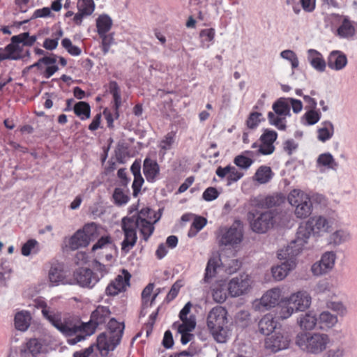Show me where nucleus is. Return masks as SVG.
Instances as JSON below:
<instances>
[{"label":"nucleus","instance_id":"1","mask_svg":"<svg viewBox=\"0 0 357 357\" xmlns=\"http://www.w3.org/2000/svg\"><path fill=\"white\" fill-rule=\"evenodd\" d=\"M35 305L41 310L43 317L62 335L69 337L68 343L75 345L94 333L89 323H84L73 315L63 314L61 311L49 305L43 300H36Z\"/></svg>","mask_w":357,"mask_h":357},{"label":"nucleus","instance_id":"2","mask_svg":"<svg viewBox=\"0 0 357 357\" xmlns=\"http://www.w3.org/2000/svg\"><path fill=\"white\" fill-rule=\"evenodd\" d=\"M331 343L329 335L321 331H301L295 337V344L302 351L311 355L321 354Z\"/></svg>","mask_w":357,"mask_h":357},{"label":"nucleus","instance_id":"3","mask_svg":"<svg viewBox=\"0 0 357 357\" xmlns=\"http://www.w3.org/2000/svg\"><path fill=\"white\" fill-rule=\"evenodd\" d=\"M36 40V36H29L24 32L11 38V42L3 49H0V62L3 60H20L29 56V50H24L25 46H31Z\"/></svg>","mask_w":357,"mask_h":357},{"label":"nucleus","instance_id":"4","mask_svg":"<svg viewBox=\"0 0 357 357\" xmlns=\"http://www.w3.org/2000/svg\"><path fill=\"white\" fill-rule=\"evenodd\" d=\"M227 311L225 307L217 305L213 307L207 317V326L218 342H225L227 336Z\"/></svg>","mask_w":357,"mask_h":357},{"label":"nucleus","instance_id":"5","mask_svg":"<svg viewBox=\"0 0 357 357\" xmlns=\"http://www.w3.org/2000/svg\"><path fill=\"white\" fill-rule=\"evenodd\" d=\"M298 255V250L292 248V246H287L278 251V257L280 260H284V262L271 268L272 275L275 280H284L289 272L296 268Z\"/></svg>","mask_w":357,"mask_h":357},{"label":"nucleus","instance_id":"6","mask_svg":"<svg viewBox=\"0 0 357 357\" xmlns=\"http://www.w3.org/2000/svg\"><path fill=\"white\" fill-rule=\"evenodd\" d=\"M289 204L294 208V213L298 219H305L312 213L313 206L308 194L299 189L292 190L287 197Z\"/></svg>","mask_w":357,"mask_h":357},{"label":"nucleus","instance_id":"7","mask_svg":"<svg viewBox=\"0 0 357 357\" xmlns=\"http://www.w3.org/2000/svg\"><path fill=\"white\" fill-rule=\"evenodd\" d=\"M273 112H269L267 117L271 125L280 130L287 128L286 117L291 116L289 98H280L272 105Z\"/></svg>","mask_w":357,"mask_h":357},{"label":"nucleus","instance_id":"8","mask_svg":"<svg viewBox=\"0 0 357 357\" xmlns=\"http://www.w3.org/2000/svg\"><path fill=\"white\" fill-rule=\"evenodd\" d=\"M121 228L124 234V239L121 242V251L127 254L137 243V229H139V223L132 215L127 216L122 219Z\"/></svg>","mask_w":357,"mask_h":357},{"label":"nucleus","instance_id":"9","mask_svg":"<svg viewBox=\"0 0 357 357\" xmlns=\"http://www.w3.org/2000/svg\"><path fill=\"white\" fill-rule=\"evenodd\" d=\"M98 236L96 225L93 222L85 225L82 229H78L69 239L68 246L75 250L86 247L91 241Z\"/></svg>","mask_w":357,"mask_h":357},{"label":"nucleus","instance_id":"10","mask_svg":"<svg viewBox=\"0 0 357 357\" xmlns=\"http://www.w3.org/2000/svg\"><path fill=\"white\" fill-rule=\"evenodd\" d=\"M243 234L239 224H234L230 227H221L218 233V241L220 245L235 247L243 240Z\"/></svg>","mask_w":357,"mask_h":357},{"label":"nucleus","instance_id":"11","mask_svg":"<svg viewBox=\"0 0 357 357\" xmlns=\"http://www.w3.org/2000/svg\"><path fill=\"white\" fill-rule=\"evenodd\" d=\"M252 280L248 274H241L232 278L227 284V290L231 297H238L247 294L252 289Z\"/></svg>","mask_w":357,"mask_h":357},{"label":"nucleus","instance_id":"12","mask_svg":"<svg viewBox=\"0 0 357 357\" xmlns=\"http://www.w3.org/2000/svg\"><path fill=\"white\" fill-rule=\"evenodd\" d=\"M281 289L278 287L266 291L260 299H256L252 303V307L256 311L268 310L275 307L280 302Z\"/></svg>","mask_w":357,"mask_h":357},{"label":"nucleus","instance_id":"13","mask_svg":"<svg viewBox=\"0 0 357 357\" xmlns=\"http://www.w3.org/2000/svg\"><path fill=\"white\" fill-rule=\"evenodd\" d=\"M308 220L312 227L313 236L317 237L330 233L335 222V218L328 215H314Z\"/></svg>","mask_w":357,"mask_h":357},{"label":"nucleus","instance_id":"14","mask_svg":"<svg viewBox=\"0 0 357 357\" xmlns=\"http://www.w3.org/2000/svg\"><path fill=\"white\" fill-rule=\"evenodd\" d=\"M277 215L278 213L275 210L261 213L250 222L252 231L261 234L266 232L276 222Z\"/></svg>","mask_w":357,"mask_h":357},{"label":"nucleus","instance_id":"15","mask_svg":"<svg viewBox=\"0 0 357 357\" xmlns=\"http://www.w3.org/2000/svg\"><path fill=\"white\" fill-rule=\"evenodd\" d=\"M336 258V254L333 251L324 252L321 259L312 265V274L315 276H320L329 273L335 266Z\"/></svg>","mask_w":357,"mask_h":357},{"label":"nucleus","instance_id":"16","mask_svg":"<svg viewBox=\"0 0 357 357\" xmlns=\"http://www.w3.org/2000/svg\"><path fill=\"white\" fill-rule=\"evenodd\" d=\"M100 280V277L90 268H79L73 273V282L82 287L92 288Z\"/></svg>","mask_w":357,"mask_h":357},{"label":"nucleus","instance_id":"17","mask_svg":"<svg viewBox=\"0 0 357 357\" xmlns=\"http://www.w3.org/2000/svg\"><path fill=\"white\" fill-rule=\"evenodd\" d=\"M151 209L145 208H142L138 213L132 215L137 219V222L139 223L140 233L143 235L145 241L149 239L154 231L153 223L151 222Z\"/></svg>","mask_w":357,"mask_h":357},{"label":"nucleus","instance_id":"18","mask_svg":"<svg viewBox=\"0 0 357 357\" xmlns=\"http://www.w3.org/2000/svg\"><path fill=\"white\" fill-rule=\"evenodd\" d=\"M313 235L312 227L309 223V220L301 224L297 230L296 238L290 243L287 246H292L296 250H298V255L301 252L303 247L308 242L311 235Z\"/></svg>","mask_w":357,"mask_h":357},{"label":"nucleus","instance_id":"19","mask_svg":"<svg viewBox=\"0 0 357 357\" xmlns=\"http://www.w3.org/2000/svg\"><path fill=\"white\" fill-rule=\"evenodd\" d=\"M290 343L289 337L280 333H275L268 337L265 340V347L272 352H278L286 349Z\"/></svg>","mask_w":357,"mask_h":357},{"label":"nucleus","instance_id":"20","mask_svg":"<svg viewBox=\"0 0 357 357\" xmlns=\"http://www.w3.org/2000/svg\"><path fill=\"white\" fill-rule=\"evenodd\" d=\"M312 298L306 291H298L290 295L287 303L294 307L297 312L304 311L311 305Z\"/></svg>","mask_w":357,"mask_h":357},{"label":"nucleus","instance_id":"21","mask_svg":"<svg viewBox=\"0 0 357 357\" xmlns=\"http://www.w3.org/2000/svg\"><path fill=\"white\" fill-rule=\"evenodd\" d=\"M120 342L119 336H112L107 333H102L97 338V347L101 354L105 356L109 351H113Z\"/></svg>","mask_w":357,"mask_h":357},{"label":"nucleus","instance_id":"22","mask_svg":"<svg viewBox=\"0 0 357 357\" xmlns=\"http://www.w3.org/2000/svg\"><path fill=\"white\" fill-rule=\"evenodd\" d=\"M278 133L275 130L266 129L260 137L261 144L257 153L261 155H270L275 151L273 145L274 142L277 139Z\"/></svg>","mask_w":357,"mask_h":357},{"label":"nucleus","instance_id":"23","mask_svg":"<svg viewBox=\"0 0 357 357\" xmlns=\"http://www.w3.org/2000/svg\"><path fill=\"white\" fill-rule=\"evenodd\" d=\"M124 275H118L114 280L112 281L105 289V293L108 296H116L119 293L125 291L127 286L129 285L130 275L128 272L123 270Z\"/></svg>","mask_w":357,"mask_h":357},{"label":"nucleus","instance_id":"24","mask_svg":"<svg viewBox=\"0 0 357 357\" xmlns=\"http://www.w3.org/2000/svg\"><path fill=\"white\" fill-rule=\"evenodd\" d=\"M348 59L344 53L340 50H333L330 52L327 58V65L333 70L340 71L347 65Z\"/></svg>","mask_w":357,"mask_h":357},{"label":"nucleus","instance_id":"25","mask_svg":"<svg viewBox=\"0 0 357 357\" xmlns=\"http://www.w3.org/2000/svg\"><path fill=\"white\" fill-rule=\"evenodd\" d=\"M215 174L220 178L226 177L228 185L237 182L243 176V172L238 171L236 167L230 165L225 167H218L216 169Z\"/></svg>","mask_w":357,"mask_h":357},{"label":"nucleus","instance_id":"26","mask_svg":"<svg viewBox=\"0 0 357 357\" xmlns=\"http://www.w3.org/2000/svg\"><path fill=\"white\" fill-rule=\"evenodd\" d=\"M111 312L108 307L106 306H98L92 312L91 315L90 321L88 322L89 324V328H96L101 324H103L106 321L109 319Z\"/></svg>","mask_w":357,"mask_h":357},{"label":"nucleus","instance_id":"27","mask_svg":"<svg viewBox=\"0 0 357 357\" xmlns=\"http://www.w3.org/2000/svg\"><path fill=\"white\" fill-rule=\"evenodd\" d=\"M317 327L322 331H328L333 328L338 323L337 315L333 314L328 310L321 312L317 317Z\"/></svg>","mask_w":357,"mask_h":357},{"label":"nucleus","instance_id":"28","mask_svg":"<svg viewBox=\"0 0 357 357\" xmlns=\"http://www.w3.org/2000/svg\"><path fill=\"white\" fill-rule=\"evenodd\" d=\"M316 166L321 172L325 169L336 171L338 168V163L331 153L326 152L321 153L317 157Z\"/></svg>","mask_w":357,"mask_h":357},{"label":"nucleus","instance_id":"29","mask_svg":"<svg viewBox=\"0 0 357 357\" xmlns=\"http://www.w3.org/2000/svg\"><path fill=\"white\" fill-rule=\"evenodd\" d=\"M351 234L349 229L340 228L332 232L328 238V243L333 246H339L349 241Z\"/></svg>","mask_w":357,"mask_h":357},{"label":"nucleus","instance_id":"30","mask_svg":"<svg viewBox=\"0 0 357 357\" xmlns=\"http://www.w3.org/2000/svg\"><path fill=\"white\" fill-rule=\"evenodd\" d=\"M130 171L134 176V181L132 182V195L137 197L141 190V188L144 183V180L141 174V163L135 160L130 167Z\"/></svg>","mask_w":357,"mask_h":357},{"label":"nucleus","instance_id":"31","mask_svg":"<svg viewBox=\"0 0 357 357\" xmlns=\"http://www.w3.org/2000/svg\"><path fill=\"white\" fill-rule=\"evenodd\" d=\"M143 172L146 181L153 183L156 180L159 174V165L155 160L146 158L144 160Z\"/></svg>","mask_w":357,"mask_h":357},{"label":"nucleus","instance_id":"32","mask_svg":"<svg viewBox=\"0 0 357 357\" xmlns=\"http://www.w3.org/2000/svg\"><path fill=\"white\" fill-rule=\"evenodd\" d=\"M307 54V61L314 70L320 73L326 70V63L319 52L314 49H310Z\"/></svg>","mask_w":357,"mask_h":357},{"label":"nucleus","instance_id":"33","mask_svg":"<svg viewBox=\"0 0 357 357\" xmlns=\"http://www.w3.org/2000/svg\"><path fill=\"white\" fill-rule=\"evenodd\" d=\"M317 139L321 142L325 143L333 137L335 133L334 125L329 120L324 121L317 128Z\"/></svg>","mask_w":357,"mask_h":357},{"label":"nucleus","instance_id":"34","mask_svg":"<svg viewBox=\"0 0 357 357\" xmlns=\"http://www.w3.org/2000/svg\"><path fill=\"white\" fill-rule=\"evenodd\" d=\"M32 319L30 312L27 310L17 312L14 317V326L16 330L25 332L30 326Z\"/></svg>","mask_w":357,"mask_h":357},{"label":"nucleus","instance_id":"35","mask_svg":"<svg viewBox=\"0 0 357 357\" xmlns=\"http://www.w3.org/2000/svg\"><path fill=\"white\" fill-rule=\"evenodd\" d=\"M297 323L301 329L305 331L314 330L318 325L317 317L313 312H307L299 316Z\"/></svg>","mask_w":357,"mask_h":357},{"label":"nucleus","instance_id":"36","mask_svg":"<svg viewBox=\"0 0 357 357\" xmlns=\"http://www.w3.org/2000/svg\"><path fill=\"white\" fill-rule=\"evenodd\" d=\"M220 259L218 256L211 257L206 264L203 282L208 283L216 276L217 268L220 266Z\"/></svg>","mask_w":357,"mask_h":357},{"label":"nucleus","instance_id":"37","mask_svg":"<svg viewBox=\"0 0 357 357\" xmlns=\"http://www.w3.org/2000/svg\"><path fill=\"white\" fill-rule=\"evenodd\" d=\"M356 33L353 22L347 17H344L342 24L337 29V35L342 38H351Z\"/></svg>","mask_w":357,"mask_h":357},{"label":"nucleus","instance_id":"38","mask_svg":"<svg viewBox=\"0 0 357 357\" xmlns=\"http://www.w3.org/2000/svg\"><path fill=\"white\" fill-rule=\"evenodd\" d=\"M227 286L224 282H218L212 287V297L217 303H223L227 298Z\"/></svg>","mask_w":357,"mask_h":357},{"label":"nucleus","instance_id":"39","mask_svg":"<svg viewBox=\"0 0 357 357\" xmlns=\"http://www.w3.org/2000/svg\"><path fill=\"white\" fill-rule=\"evenodd\" d=\"M196 326V321L190 320L188 323L181 324L178 326V331L181 334V342L183 344H188L192 337L190 332L192 331Z\"/></svg>","mask_w":357,"mask_h":357},{"label":"nucleus","instance_id":"40","mask_svg":"<svg viewBox=\"0 0 357 357\" xmlns=\"http://www.w3.org/2000/svg\"><path fill=\"white\" fill-rule=\"evenodd\" d=\"M275 328L276 323L270 314L263 317L259 322V331L263 335H268Z\"/></svg>","mask_w":357,"mask_h":357},{"label":"nucleus","instance_id":"41","mask_svg":"<svg viewBox=\"0 0 357 357\" xmlns=\"http://www.w3.org/2000/svg\"><path fill=\"white\" fill-rule=\"evenodd\" d=\"M272 176L271 167L262 165L257 169L253 178L259 184H265L271 181Z\"/></svg>","mask_w":357,"mask_h":357},{"label":"nucleus","instance_id":"42","mask_svg":"<svg viewBox=\"0 0 357 357\" xmlns=\"http://www.w3.org/2000/svg\"><path fill=\"white\" fill-rule=\"evenodd\" d=\"M49 279L54 285H57L59 283H68L67 281L64 280V272L59 266H53L50 268L49 271Z\"/></svg>","mask_w":357,"mask_h":357},{"label":"nucleus","instance_id":"43","mask_svg":"<svg viewBox=\"0 0 357 357\" xmlns=\"http://www.w3.org/2000/svg\"><path fill=\"white\" fill-rule=\"evenodd\" d=\"M123 330V323L119 322L115 319L112 318L107 324V331L106 333L112 335V336H119V339L121 340Z\"/></svg>","mask_w":357,"mask_h":357},{"label":"nucleus","instance_id":"44","mask_svg":"<svg viewBox=\"0 0 357 357\" xmlns=\"http://www.w3.org/2000/svg\"><path fill=\"white\" fill-rule=\"evenodd\" d=\"M112 25V19L107 15H103L99 16V17L96 20V26L98 29V33L100 35H104L108 32Z\"/></svg>","mask_w":357,"mask_h":357},{"label":"nucleus","instance_id":"45","mask_svg":"<svg viewBox=\"0 0 357 357\" xmlns=\"http://www.w3.org/2000/svg\"><path fill=\"white\" fill-rule=\"evenodd\" d=\"M109 90L110 93L113 96L114 104L115 107V114L116 116H119L118 109L121 105V97L120 94V89L118 84L115 81H112L109 84Z\"/></svg>","mask_w":357,"mask_h":357},{"label":"nucleus","instance_id":"46","mask_svg":"<svg viewBox=\"0 0 357 357\" xmlns=\"http://www.w3.org/2000/svg\"><path fill=\"white\" fill-rule=\"evenodd\" d=\"M75 114L82 120L88 119L90 117L91 107L86 102H79L76 103L73 108Z\"/></svg>","mask_w":357,"mask_h":357},{"label":"nucleus","instance_id":"47","mask_svg":"<svg viewBox=\"0 0 357 357\" xmlns=\"http://www.w3.org/2000/svg\"><path fill=\"white\" fill-rule=\"evenodd\" d=\"M175 141V132H169L164 136V137L162 139L159 144V147L160 150L162 151L163 154H165L167 151L170 150L172 148Z\"/></svg>","mask_w":357,"mask_h":357},{"label":"nucleus","instance_id":"48","mask_svg":"<svg viewBox=\"0 0 357 357\" xmlns=\"http://www.w3.org/2000/svg\"><path fill=\"white\" fill-rule=\"evenodd\" d=\"M321 113L314 109H309L302 116V121L305 125L312 126L316 124L321 119Z\"/></svg>","mask_w":357,"mask_h":357},{"label":"nucleus","instance_id":"49","mask_svg":"<svg viewBox=\"0 0 357 357\" xmlns=\"http://www.w3.org/2000/svg\"><path fill=\"white\" fill-rule=\"evenodd\" d=\"M110 248L117 250L116 245L114 244L112 238L109 236H102L98 241L93 245L92 251L95 252L99 249Z\"/></svg>","mask_w":357,"mask_h":357},{"label":"nucleus","instance_id":"50","mask_svg":"<svg viewBox=\"0 0 357 357\" xmlns=\"http://www.w3.org/2000/svg\"><path fill=\"white\" fill-rule=\"evenodd\" d=\"M39 251V243L35 239L28 240L22 247L21 252L23 256L28 257L31 254H36Z\"/></svg>","mask_w":357,"mask_h":357},{"label":"nucleus","instance_id":"51","mask_svg":"<svg viewBox=\"0 0 357 357\" xmlns=\"http://www.w3.org/2000/svg\"><path fill=\"white\" fill-rule=\"evenodd\" d=\"M215 35V29L213 28L203 29L200 31L199 36L202 38V46L204 48H209L214 40Z\"/></svg>","mask_w":357,"mask_h":357},{"label":"nucleus","instance_id":"52","mask_svg":"<svg viewBox=\"0 0 357 357\" xmlns=\"http://www.w3.org/2000/svg\"><path fill=\"white\" fill-rule=\"evenodd\" d=\"M326 307L340 317H344L348 313L347 307L342 301H328Z\"/></svg>","mask_w":357,"mask_h":357},{"label":"nucleus","instance_id":"53","mask_svg":"<svg viewBox=\"0 0 357 357\" xmlns=\"http://www.w3.org/2000/svg\"><path fill=\"white\" fill-rule=\"evenodd\" d=\"M264 121L262 114L258 112H251L245 122L246 126L248 129H256L260 123Z\"/></svg>","mask_w":357,"mask_h":357},{"label":"nucleus","instance_id":"54","mask_svg":"<svg viewBox=\"0 0 357 357\" xmlns=\"http://www.w3.org/2000/svg\"><path fill=\"white\" fill-rule=\"evenodd\" d=\"M77 6L79 12L89 16L94 11L95 3L93 0H78Z\"/></svg>","mask_w":357,"mask_h":357},{"label":"nucleus","instance_id":"55","mask_svg":"<svg viewBox=\"0 0 357 357\" xmlns=\"http://www.w3.org/2000/svg\"><path fill=\"white\" fill-rule=\"evenodd\" d=\"M254 162V160L245 155L241 154L234 158V163L241 169H248Z\"/></svg>","mask_w":357,"mask_h":357},{"label":"nucleus","instance_id":"56","mask_svg":"<svg viewBox=\"0 0 357 357\" xmlns=\"http://www.w3.org/2000/svg\"><path fill=\"white\" fill-rule=\"evenodd\" d=\"M114 203L118 206L126 204L129 201V197L119 188H115L113 193Z\"/></svg>","mask_w":357,"mask_h":357},{"label":"nucleus","instance_id":"57","mask_svg":"<svg viewBox=\"0 0 357 357\" xmlns=\"http://www.w3.org/2000/svg\"><path fill=\"white\" fill-rule=\"evenodd\" d=\"M280 56L289 61L291 63V68H296L299 65L298 59L294 52L290 50H286L280 52Z\"/></svg>","mask_w":357,"mask_h":357},{"label":"nucleus","instance_id":"58","mask_svg":"<svg viewBox=\"0 0 357 357\" xmlns=\"http://www.w3.org/2000/svg\"><path fill=\"white\" fill-rule=\"evenodd\" d=\"M61 45L73 56H79L82 52L81 49L77 46L73 45L69 38H63L61 41Z\"/></svg>","mask_w":357,"mask_h":357},{"label":"nucleus","instance_id":"59","mask_svg":"<svg viewBox=\"0 0 357 357\" xmlns=\"http://www.w3.org/2000/svg\"><path fill=\"white\" fill-rule=\"evenodd\" d=\"M346 354V347L342 344H340L328 349L325 354V357H344Z\"/></svg>","mask_w":357,"mask_h":357},{"label":"nucleus","instance_id":"60","mask_svg":"<svg viewBox=\"0 0 357 357\" xmlns=\"http://www.w3.org/2000/svg\"><path fill=\"white\" fill-rule=\"evenodd\" d=\"M160 289H158L156 290V292H155L153 294L151 298H142V310L140 312L141 316L144 317L146 314V313H147L146 309L149 307H151L153 305L156 297L160 294Z\"/></svg>","mask_w":357,"mask_h":357},{"label":"nucleus","instance_id":"61","mask_svg":"<svg viewBox=\"0 0 357 357\" xmlns=\"http://www.w3.org/2000/svg\"><path fill=\"white\" fill-rule=\"evenodd\" d=\"M192 307V304L190 302H188L184 307L182 308L179 313V317L180 319L182 321V324H185L190 321V320L195 321V316L190 315L189 317H188V314L190 312V309Z\"/></svg>","mask_w":357,"mask_h":357},{"label":"nucleus","instance_id":"62","mask_svg":"<svg viewBox=\"0 0 357 357\" xmlns=\"http://www.w3.org/2000/svg\"><path fill=\"white\" fill-rule=\"evenodd\" d=\"M100 37L102 38V50L104 54H106L109 52L110 47L114 43V39L112 34L104 33V35H100Z\"/></svg>","mask_w":357,"mask_h":357},{"label":"nucleus","instance_id":"63","mask_svg":"<svg viewBox=\"0 0 357 357\" xmlns=\"http://www.w3.org/2000/svg\"><path fill=\"white\" fill-rule=\"evenodd\" d=\"M28 351L36 356L39 354L42 349V344L38 339H31L26 344Z\"/></svg>","mask_w":357,"mask_h":357},{"label":"nucleus","instance_id":"64","mask_svg":"<svg viewBox=\"0 0 357 357\" xmlns=\"http://www.w3.org/2000/svg\"><path fill=\"white\" fill-rule=\"evenodd\" d=\"M219 196V192L215 188L209 187L206 188L203 194L202 197L207 202H211L217 199Z\"/></svg>","mask_w":357,"mask_h":357}]
</instances>
